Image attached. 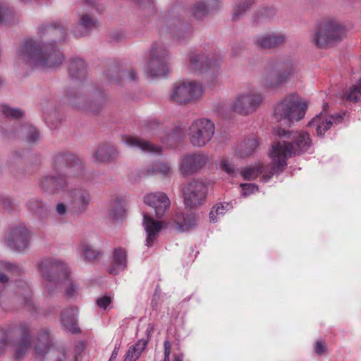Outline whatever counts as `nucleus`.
Here are the masks:
<instances>
[{
    "label": "nucleus",
    "mask_w": 361,
    "mask_h": 361,
    "mask_svg": "<svg viewBox=\"0 0 361 361\" xmlns=\"http://www.w3.org/2000/svg\"><path fill=\"white\" fill-rule=\"evenodd\" d=\"M68 74L75 82H79L76 87H68L65 92L67 103L71 106L93 113L103 107L105 100L102 94H92L93 87L85 83L87 77V65L81 58L69 61Z\"/></svg>",
    "instance_id": "obj_1"
},
{
    "label": "nucleus",
    "mask_w": 361,
    "mask_h": 361,
    "mask_svg": "<svg viewBox=\"0 0 361 361\" xmlns=\"http://www.w3.org/2000/svg\"><path fill=\"white\" fill-rule=\"evenodd\" d=\"M275 134L279 140L273 142L269 156L272 159V174H280L287 166V159L306 152L312 145V140L307 133L281 128L275 129Z\"/></svg>",
    "instance_id": "obj_2"
},
{
    "label": "nucleus",
    "mask_w": 361,
    "mask_h": 361,
    "mask_svg": "<svg viewBox=\"0 0 361 361\" xmlns=\"http://www.w3.org/2000/svg\"><path fill=\"white\" fill-rule=\"evenodd\" d=\"M63 55L55 44L26 39L20 44L16 62L32 69H52L59 67Z\"/></svg>",
    "instance_id": "obj_3"
},
{
    "label": "nucleus",
    "mask_w": 361,
    "mask_h": 361,
    "mask_svg": "<svg viewBox=\"0 0 361 361\" xmlns=\"http://www.w3.org/2000/svg\"><path fill=\"white\" fill-rule=\"evenodd\" d=\"M19 276L23 274L22 267L16 263L0 261V303L7 299L14 298L21 305H30L32 300V290L27 282L24 281H11L10 276Z\"/></svg>",
    "instance_id": "obj_4"
},
{
    "label": "nucleus",
    "mask_w": 361,
    "mask_h": 361,
    "mask_svg": "<svg viewBox=\"0 0 361 361\" xmlns=\"http://www.w3.org/2000/svg\"><path fill=\"white\" fill-rule=\"evenodd\" d=\"M142 224L147 233L146 245L151 247L157 240L159 233L164 226H171L180 232H185L193 228L196 225V216L193 213L187 214L177 213L171 221L164 223L155 220L151 212L142 213Z\"/></svg>",
    "instance_id": "obj_5"
},
{
    "label": "nucleus",
    "mask_w": 361,
    "mask_h": 361,
    "mask_svg": "<svg viewBox=\"0 0 361 361\" xmlns=\"http://www.w3.org/2000/svg\"><path fill=\"white\" fill-rule=\"evenodd\" d=\"M297 71V63L292 59L275 61L270 64L262 77L261 83L266 89H277L285 84Z\"/></svg>",
    "instance_id": "obj_6"
},
{
    "label": "nucleus",
    "mask_w": 361,
    "mask_h": 361,
    "mask_svg": "<svg viewBox=\"0 0 361 361\" xmlns=\"http://www.w3.org/2000/svg\"><path fill=\"white\" fill-rule=\"evenodd\" d=\"M51 168L55 173L67 178L69 182L72 180H83L85 174L82 161L68 152L56 153L52 157Z\"/></svg>",
    "instance_id": "obj_7"
},
{
    "label": "nucleus",
    "mask_w": 361,
    "mask_h": 361,
    "mask_svg": "<svg viewBox=\"0 0 361 361\" xmlns=\"http://www.w3.org/2000/svg\"><path fill=\"white\" fill-rule=\"evenodd\" d=\"M38 268L49 293H51V286L56 288L61 286L62 281L66 279L69 274L67 264L55 257L42 259L38 263Z\"/></svg>",
    "instance_id": "obj_8"
},
{
    "label": "nucleus",
    "mask_w": 361,
    "mask_h": 361,
    "mask_svg": "<svg viewBox=\"0 0 361 361\" xmlns=\"http://www.w3.org/2000/svg\"><path fill=\"white\" fill-rule=\"evenodd\" d=\"M184 10L180 5L174 6L168 13V16L161 25L160 32L169 33L173 38L178 41H185L192 36L191 27L181 21Z\"/></svg>",
    "instance_id": "obj_9"
},
{
    "label": "nucleus",
    "mask_w": 361,
    "mask_h": 361,
    "mask_svg": "<svg viewBox=\"0 0 361 361\" xmlns=\"http://www.w3.org/2000/svg\"><path fill=\"white\" fill-rule=\"evenodd\" d=\"M203 85L197 81H184L174 84L169 92V99L171 102L185 105L199 100L204 94Z\"/></svg>",
    "instance_id": "obj_10"
},
{
    "label": "nucleus",
    "mask_w": 361,
    "mask_h": 361,
    "mask_svg": "<svg viewBox=\"0 0 361 361\" xmlns=\"http://www.w3.org/2000/svg\"><path fill=\"white\" fill-rule=\"evenodd\" d=\"M306 108V104L300 102L298 94H290L276 104L274 117L278 121L283 120L289 124L302 119Z\"/></svg>",
    "instance_id": "obj_11"
},
{
    "label": "nucleus",
    "mask_w": 361,
    "mask_h": 361,
    "mask_svg": "<svg viewBox=\"0 0 361 361\" xmlns=\"http://www.w3.org/2000/svg\"><path fill=\"white\" fill-rule=\"evenodd\" d=\"M343 27L334 20L319 24L311 35L313 44L319 48H326L341 40Z\"/></svg>",
    "instance_id": "obj_12"
},
{
    "label": "nucleus",
    "mask_w": 361,
    "mask_h": 361,
    "mask_svg": "<svg viewBox=\"0 0 361 361\" xmlns=\"http://www.w3.org/2000/svg\"><path fill=\"white\" fill-rule=\"evenodd\" d=\"M215 128V124L211 119L200 118L194 120L188 130L190 143L195 147L206 146L213 139Z\"/></svg>",
    "instance_id": "obj_13"
},
{
    "label": "nucleus",
    "mask_w": 361,
    "mask_h": 361,
    "mask_svg": "<svg viewBox=\"0 0 361 361\" xmlns=\"http://www.w3.org/2000/svg\"><path fill=\"white\" fill-rule=\"evenodd\" d=\"M169 51L161 42L152 44L147 62L148 72L152 77H164L169 73Z\"/></svg>",
    "instance_id": "obj_14"
},
{
    "label": "nucleus",
    "mask_w": 361,
    "mask_h": 361,
    "mask_svg": "<svg viewBox=\"0 0 361 361\" xmlns=\"http://www.w3.org/2000/svg\"><path fill=\"white\" fill-rule=\"evenodd\" d=\"M32 238V232L23 223L11 225L6 239V246L11 250L25 253L29 248Z\"/></svg>",
    "instance_id": "obj_15"
},
{
    "label": "nucleus",
    "mask_w": 361,
    "mask_h": 361,
    "mask_svg": "<svg viewBox=\"0 0 361 361\" xmlns=\"http://www.w3.org/2000/svg\"><path fill=\"white\" fill-rule=\"evenodd\" d=\"M263 102L262 94L256 89H249L238 94L231 102V108L238 114L254 113Z\"/></svg>",
    "instance_id": "obj_16"
},
{
    "label": "nucleus",
    "mask_w": 361,
    "mask_h": 361,
    "mask_svg": "<svg viewBox=\"0 0 361 361\" xmlns=\"http://www.w3.org/2000/svg\"><path fill=\"white\" fill-rule=\"evenodd\" d=\"M207 192L208 183L200 178L190 180L183 185L182 189L184 203L190 208H195L203 204Z\"/></svg>",
    "instance_id": "obj_17"
},
{
    "label": "nucleus",
    "mask_w": 361,
    "mask_h": 361,
    "mask_svg": "<svg viewBox=\"0 0 361 361\" xmlns=\"http://www.w3.org/2000/svg\"><path fill=\"white\" fill-rule=\"evenodd\" d=\"M180 133L181 129L179 127L169 130L155 118L145 121L142 127V134L144 136L158 137L163 143L169 145L173 144Z\"/></svg>",
    "instance_id": "obj_18"
},
{
    "label": "nucleus",
    "mask_w": 361,
    "mask_h": 361,
    "mask_svg": "<svg viewBox=\"0 0 361 361\" xmlns=\"http://www.w3.org/2000/svg\"><path fill=\"white\" fill-rule=\"evenodd\" d=\"M85 6L84 8L78 13L77 24L75 28L77 30L75 32L76 37H84L89 35L93 30L99 27V21L97 18L93 15L92 11L94 9L98 10L97 4L94 6L88 4L85 1ZM97 3V1H95Z\"/></svg>",
    "instance_id": "obj_19"
},
{
    "label": "nucleus",
    "mask_w": 361,
    "mask_h": 361,
    "mask_svg": "<svg viewBox=\"0 0 361 361\" xmlns=\"http://www.w3.org/2000/svg\"><path fill=\"white\" fill-rule=\"evenodd\" d=\"M209 161L203 153H192L183 156L179 161L178 169L183 176H190L200 171Z\"/></svg>",
    "instance_id": "obj_20"
},
{
    "label": "nucleus",
    "mask_w": 361,
    "mask_h": 361,
    "mask_svg": "<svg viewBox=\"0 0 361 361\" xmlns=\"http://www.w3.org/2000/svg\"><path fill=\"white\" fill-rule=\"evenodd\" d=\"M37 35L41 43L54 44L65 40L66 34L63 27L59 22L42 24L39 26Z\"/></svg>",
    "instance_id": "obj_21"
},
{
    "label": "nucleus",
    "mask_w": 361,
    "mask_h": 361,
    "mask_svg": "<svg viewBox=\"0 0 361 361\" xmlns=\"http://www.w3.org/2000/svg\"><path fill=\"white\" fill-rule=\"evenodd\" d=\"M29 325L25 322H20L16 324L9 326V332H16L15 336H20V340L16 344V350L14 356L18 360L23 359L27 351L30 344V338L29 336Z\"/></svg>",
    "instance_id": "obj_22"
},
{
    "label": "nucleus",
    "mask_w": 361,
    "mask_h": 361,
    "mask_svg": "<svg viewBox=\"0 0 361 361\" xmlns=\"http://www.w3.org/2000/svg\"><path fill=\"white\" fill-rule=\"evenodd\" d=\"M72 209L76 214L85 213L92 201L90 190L84 186L75 187L68 192Z\"/></svg>",
    "instance_id": "obj_23"
},
{
    "label": "nucleus",
    "mask_w": 361,
    "mask_h": 361,
    "mask_svg": "<svg viewBox=\"0 0 361 361\" xmlns=\"http://www.w3.org/2000/svg\"><path fill=\"white\" fill-rule=\"evenodd\" d=\"M145 203L148 205L154 213L157 219L162 218L166 210L169 208L171 201L166 193L162 192H152L144 197Z\"/></svg>",
    "instance_id": "obj_24"
},
{
    "label": "nucleus",
    "mask_w": 361,
    "mask_h": 361,
    "mask_svg": "<svg viewBox=\"0 0 361 361\" xmlns=\"http://www.w3.org/2000/svg\"><path fill=\"white\" fill-rule=\"evenodd\" d=\"M220 66L219 60L204 53H193L190 56L189 69L192 72H204Z\"/></svg>",
    "instance_id": "obj_25"
},
{
    "label": "nucleus",
    "mask_w": 361,
    "mask_h": 361,
    "mask_svg": "<svg viewBox=\"0 0 361 361\" xmlns=\"http://www.w3.org/2000/svg\"><path fill=\"white\" fill-rule=\"evenodd\" d=\"M286 40V35L282 32H273L255 36L253 44L258 48L271 49L282 45Z\"/></svg>",
    "instance_id": "obj_26"
},
{
    "label": "nucleus",
    "mask_w": 361,
    "mask_h": 361,
    "mask_svg": "<svg viewBox=\"0 0 361 361\" xmlns=\"http://www.w3.org/2000/svg\"><path fill=\"white\" fill-rule=\"evenodd\" d=\"M69 183L67 178L56 173L55 175H45L39 179L41 189L49 194L66 190Z\"/></svg>",
    "instance_id": "obj_27"
},
{
    "label": "nucleus",
    "mask_w": 361,
    "mask_h": 361,
    "mask_svg": "<svg viewBox=\"0 0 361 361\" xmlns=\"http://www.w3.org/2000/svg\"><path fill=\"white\" fill-rule=\"evenodd\" d=\"M343 121V116L341 114L334 115H325L320 114L316 116L310 123L309 126L315 128L317 135L322 136L333 124H338Z\"/></svg>",
    "instance_id": "obj_28"
},
{
    "label": "nucleus",
    "mask_w": 361,
    "mask_h": 361,
    "mask_svg": "<svg viewBox=\"0 0 361 361\" xmlns=\"http://www.w3.org/2000/svg\"><path fill=\"white\" fill-rule=\"evenodd\" d=\"M239 173L247 180H254L259 175H262V180L264 182H267L274 175L272 174V161L269 166L258 164L243 168Z\"/></svg>",
    "instance_id": "obj_29"
},
{
    "label": "nucleus",
    "mask_w": 361,
    "mask_h": 361,
    "mask_svg": "<svg viewBox=\"0 0 361 361\" xmlns=\"http://www.w3.org/2000/svg\"><path fill=\"white\" fill-rule=\"evenodd\" d=\"M221 5L220 0H201L195 1L190 7L192 16L197 20L206 18L213 11H216Z\"/></svg>",
    "instance_id": "obj_30"
},
{
    "label": "nucleus",
    "mask_w": 361,
    "mask_h": 361,
    "mask_svg": "<svg viewBox=\"0 0 361 361\" xmlns=\"http://www.w3.org/2000/svg\"><path fill=\"white\" fill-rule=\"evenodd\" d=\"M119 154L116 147L110 143H102L95 150L92 159L96 163H109L116 160Z\"/></svg>",
    "instance_id": "obj_31"
},
{
    "label": "nucleus",
    "mask_w": 361,
    "mask_h": 361,
    "mask_svg": "<svg viewBox=\"0 0 361 361\" xmlns=\"http://www.w3.org/2000/svg\"><path fill=\"white\" fill-rule=\"evenodd\" d=\"M124 142L130 147L139 149L143 152L159 154L161 150L160 147L137 137L128 136L124 139Z\"/></svg>",
    "instance_id": "obj_32"
},
{
    "label": "nucleus",
    "mask_w": 361,
    "mask_h": 361,
    "mask_svg": "<svg viewBox=\"0 0 361 361\" xmlns=\"http://www.w3.org/2000/svg\"><path fill=\"white\" fill-rule=\"evenodd\" d=\"M77 314L78 310L75 307L66 309L61 312V323L66 331L73 334L78 332Z\"/></svg>",
    "instance_id": "obj_33"
},
{
    "label": "nucleus",
    "mask_w": 361,
    "mask_h": 361,
    "mask_svg": "<svg viewBox=\"0 0 361 361\" xmlns=\"http://www.w3.org/2000/svg\"><path fill=\"white\" fill-rule=\"evenodd\" d=\"M78 251L84 259L89 262L97 260L103 255V252L100 249L94 247L92 242L87 240L81 241Z\"/></svg>",
    "instance_id": "obj_34"
},
{
    "label": "nucleus",
    "mask_w": 361,
    "mask_h": 361,
    "mask_svg": "<svg viewBox=\"0 0 361 361\" xmlns=\"http://www.w3.org/2000/svg\"><path fill=\"white\" fill-rule=\"evenodd\" d=\"M126 266V252L121 248L114 250L113 259L111 262V267L109 272L111 274L116 275L121 271L123 270Z\"/></svg>",
    "instance_id": "obj_35"
},
{
    "label": "nucleus",
    "mask_w": 361,
    "mask_h": 361,
    "mask_svg": "<svg viewBox=\"0 0 361 361\" xmlns=\"http://www.w3.org/2000/svg\"><path fill=\"white\" fill-rule=\"evenodd\" d=\"M258 146L257 140L255 137H251L242 141L237 145L235 152L240 158H245L252 154Z\"/></svg>",
    "instance_id": "obj_36"
},
{
    "label": "nucleus",
    "mask_w": 361,
    "mask_h": 361,
    "mask_svg": "<svg viewBox=\"0 0 361 361\" xmlns=\"http://www.w3.org/2000/svg\"><path fill=\"white\" fill-rule=\"evenodd\" d=\"M50 348V338L47 330H42L37 337V343L35 345L36 353L40 355L46 354Z\"/></svg>",
    "instance_id": "obj_37"
},
{
    "label": "nucleus",
    "mask_w": 361,
    "mask_h": 361,
    "mask_svg": "<svg viewBox=\"0 0 361 361\" xmlns=\"http://www.w3.org/2000/svg\"><path fill=\"white\" fill-rule=\"evenodd\" d=\"M147 343V341L145 339L138 340L135 345L129 348L124 361H136L146 348Z\"/></svg>",
    "instance_id": "obj_38"
},
{
    "label": "nucleus",
    "mask_w": 361,
    "mask_h": 361,
    "mask_svg": "<svg viewBox=\"0 0 361 361\" xmlns=\"http://www.w3.org/2000/svg\"><path fill=\"white\" fill-rule=\"evenodd\" d=\"M18 21L16 15L0 2V26H11Z\"/></svg>",
    "instance_id": "obj_39"
},
{
    "label": "nucleus",
    "mask_w": 361,
    "mask_h": 361,
    "mask_svg": "<svg viewBox=\"0 0 361 361\" xmlns=\"http://www.w3.org/2000/svg\"><path fill=\"white\" fill-rule=\"evenodd\" d=\"M0 114L6 118L18 119L23 117L25 112L18 107H12L6 104H0Z\"/></svg>",
    "instance_id": "obj_40"
},
{
    "label": "nucleus",
    "mask_w": 361,
    "mask_h": 361,
    "mask_svg": "<svg viewBox=\"0 0 361 361\" xmlns=\"http://www.w3.org/2000/svg\"><path fill=\"white\" fill-rule=\"evenodd\" d=\"M145 173L147 176L160 174L163 176H168L171 174V168L166 163L154 162L147 168Z\"/></svg>",
    "instance_id": "obj_41"
},
{
    "label": "nucleus",
    "mask_w": 361,
    "mask_h": 361,
    "mask_svg": "<svg viewBox=\"0 0 361 361\" xmlns=\"http://www.w3.org/2000/svg\"><path fill=\"white\" fill-rule=\"evenodd\" d=\"M253 0H237L233 8L232 20H239L253 4Z\"/></svg>",
    "instance_id": "obj_42"
},
{
    "label": "nucleus",
    "mask_w": 361,
    "mask_h": 361,
    "mask_svg": "<svg viewBox=\"0 0 361 361\" xmlns=\"http://www.w3.org/2000/svg\"><path fill=\"white\" fill-rule=\"evenodd\" d=\"M343 97L350 102H361V78L343 92Z\"/></svg>",
    "instance_id": "obj_43"
},
{
    "label": "nucleus",
    "mask_w": 361,
    "mask_h": 361,
    "mask_svg": "<svg viewBox=\"0 0 361 361\" xmlns=\"http://www.w3.org/2000/svg\"><path fill=\"white\" fill-rule=\"evenodd\" d=\"M20 131L25 136V140L28 143H35L39 139L38 130L31 125L25 124L22 126Z\"/></svg>",
    "instance_id": "obj_44"
},
{
    "label": "nucleus",
    "mask_w": 361,
    "mask_h": 361,
    "mask_svg": "<svg viewBox=\"0 0 361 361\" xmlns=\"http://www.w3.org/2000/svg\"><path fill=\"white\" fill-rule=\"evenodd\" d=\"M231 209L228 203H219L214 205L209 213V219L212 222H216L219 216L226 214Z\"/></svg>",
    "instance_id": "obj_45"
},
{
    "label": "nucleus",
    "mask_w": 361,
    "mask_h": 361,
    "mask_svg": "<svg viewBox=\"0 0 361 361\" xmlns=\"http://www.w3.org/2000/svg\"><path fill=\"white\" fill-rule=\"evenodd\" d=\"M16 331L9 332V326L0 339V356L6 353L13 345V343L9 340L10 337L15 336Z\"/></svg>",
    "instance_id": "obj_46"
},
{
    "label": "nucleus",
    "mask_w": 361,
    "mask_h": 361,
    "mask_svg": "<svg viewBox=\"0 0 361 361\" xmlns=\"http://www.w3.org/2000/svg\"><path fill=\"white\" fill-rule=\"evenodd\" d=\"M125 208L123 204L120 200H116L111 205L109 212V215L115 219H122L125 215Z\"/></svg>",
    "instance_id": "obj_47"
},
{
    "label": "nucleus",
    "mask_w": 361,
    "mask_h": 361,
    "mask_svg": "<svg viewBox=\"0 0 361 361\" xmlns=\"http://www.w3.org/2000/svg\"><path fill=\"white\" fill-rule=\"evenodd\" d=\"M276 10L274 8H264L258 11L256 16V21L259 23L262 20H270L276 16Z\"/></svg>",
    "instance_id": "obj_48"
},
{
    "label": "nucleus",
    "mask_w": 361,
    "mask_h": 361,
    "mask_svg": "<svg viewBox=\"0 0 361 361\" xmlns=\"http://www.w3.org/2000/svg\"><path fill=\"white\" fill-rule=\"evenodd\" d=\"M66 283L67 284V288L66 290V294L68 297H73L75 296L79 290L78 286L74 283L72 279H71L70 274H68V276L66 279L62 281V284Z\"/></svg>",
    "instance_id": "obj_49"
},
{
    "label": "nucleus",
    "mask_w": 361,
    "mask_h": 361,
    "mask_svg": "<svg viewBox=\"0 0 361 361\" xmlns=\"http://www.w3.org/2000/svg\"><path fill=\"white\" fill-rule=\"evenodd\" d=\"M107 79L111 82L117 83L120 81L121 73L120 70L116 66L110 67L105 73Z\"/></svg>",
    "instance_id": "obj_50"
},
{
    "label": "nucleus",
    "mask_w": 361,
    "mask_h": 361,
    "mask_svg": "<svg viewBox=\"0 0 361 361\" xmlns=\"http://www.w3.org/2000/svg\"><path fill=\"white\" fill-rule=\"evenodd\" d=\"M27 207L30 211L39 213L44 209V204L41 200L34 197L27 202Z\"/></svg>",
    "instance_id": "obj_51"
},
{
    "label": "nucleus",
    "mask_w": 361,
    "mask_h": 361,
    "mask_svg": "<svg viewBox=\"0 0 361 361\" xmlns=\"http://www.w3.org/2000/svg\"><path fill=\"white\" fill-rule=\"evenodd\" d=\"M0 202L2 207L8 212H11L18 206L17 202L8 196L0 195Z\"/></svg>",
    "instance_id": "obj_52"
},
{
    "label": "nucleus",
    "mask_w": 361,
    "mask_h": 361,
    "mask_svg": "<svg viewBox=\"0 0 361 361\" xmlns=\"http://www.w3.org/2000/svg\"><path fill=\"white\" fill-rule=\"evenodd\" d=\"M219 166L222 171L226 172L231 176H235L238 171L234 166L228 160L225 159L221 160Z\"/></svg>",
    "instance_id": "obj_53"
},
{
    "label": "nucleus",
    "mask_w": 361,
    "mask_h": 361,
    "mask_svg": "<svg viewBox=\"0 0 361 361\" xmlns=\"http://www.w3.org/2000/svg\"><path fill=\"white\" fill-rule=\"evenodd\" d=\"M43 115L45 122L50 128H55L56 126V123L52 121V117L55 118L57 116L56 111L54 109L49 112L48 106L43 107Z\"/></svg>",
    "instance_id": "obj_54"
},
{
    "label": "nucleus",
    "mask_w": 361,
    "mask_h": 361,
    "mask_svg": "<svg viewBox=\"0 0 361 361\" xmlns=\"http://www.w3.org/2000/svg\"><path fill=\"white\" fill-rule=\"evenodd\" d=\"M244 197L248 196L258 190V186L254 183H242L240 185Z\"/></svg>",
    "instance_id": "obj_55"
},
{
    "label": "nucleus",
    "mask_w": 361,
    "mask_h": 361,
    "mask_svg": "<svg viewBox=\"0 0 361 361\" xmlns=\"http://www.w3.org/2000/svg\"><path fill=\"white\" fill-rule=\"evenodd\" d=\"M314 350L319 356L324 355L327 352V345L325 341L322 340L317 341L314 344Z\"/></svg>",
    "instance_id": "obj_56"
},
{
    "label": "nucleus",
    "mask_w": 361,
    "mask_h": 361,
    "mask_svg": "<svg viewBox=\"0 0 361 361\" xmlns=\"http://www.w3.org/2000/svg\"><path fill=\"white\" fill-rule=\"evenodd\" d=\"M97 305L99 307L106 310V307L111 303V298L109 295H104L97 299Z\"/></svg>",
    "instance_id": "obj_57"
},
{
    "label": "nucleus",
    "mask_w": 361,
    "mask_h": 361,
    "mask_svg": "<svg viewBox=\"0 0 361 361\" xmlns=\"http://www.w3.org/2000/svg\"><path fill=\"white\" fill-rule=\"evenodd\" d=\"M164 361H169L171 354V343L169 341H165L164 343Z\"/></svg>",
    "instance_id": "obj_58"
},
{
    "label": "nucleus",
    "mask_w": 361,
    "mask_h": 361,
    "mask_svg": "<svg viewBox=\"0 0 361 361\" xmlns=\"http://www.w3.org/2000/svg\"><path fill=\"white\" fill-rule=\"evenodd\" d=\"M244 49V46L241 43H234L231 47L232 55L236 56Z\"/></svg>",
    "instance_id": "obj_59"
},
{
    "label": "nucleus",
    "mask_w": 361,
    "mask_h": 361,
    "mask_svg": "<svg viewBox=\"0 0 361 361\" xmlns=\"http://www.w3.org/2000/svg\"><path fill=\"white\" fill-rule=\"evenodd\" d=\"M123 76L127 77L130 81H135L137 80V73L133 69L123 73Z\"/></svg>",
    "instance_id": "obj_60"
},
{
    "label": "nucleus",
    "mask_w": 361,
    "mask_h": 361,
    "mask_svg": "<svg viewBox=\"0 0 361 361\" xmlns=\"http://www.w3.org/2000/svg\"><path fill=\"white\" fill-rule=\"evenodd\" d=\"M56 211L58 214L64 215L67 212V209H66V205L63 203L60 202L56 204Z\"/></svg>",
    "instance_id": "obj_61"
},
{
    "label": "nucleus",
    "mask_w": 361,
    "mask_h": 361,
    "mask_svg": "<svg viewBox=\"0 0 361 361\" xmlns=\"http://www.w3.org/2000/svg\"><path fill=\"white\" fill-rule=\"evenodd\" d=\"M140 6L153 7L154 0H137Z\"/></svg>",
    "instance_id": "obj_62"
},
{
    "label": "nucleus",
    "mask_w": 361,
    "mask_h": 361,
    "mask_svg": "<svg viewBox=\"0 0 361 361\" xmlns=\"http://www.w3.org/2000/svg\"><path fill=\"white\" fill-rule=\"evenodd\" d=\"M124 36V33L121 31L115 32L111 35L112 38L116 41L123 39Z\"/></svg>",
    "instance_id": "obj_63"
},
{
    "label": "nucleus",
    "mask_w": 361,
    "mask_h": 361,
    "mask_svg": "<svg viewBox=\"0 0 361 361\" xmlns=\"http://www.w3.org/2000/svg\"><path fill=\"white\" fill-rule=\"evenodd\" d=\"M118 355V350L114 349L111 353V355L109 358V361H114Z\"/></svg>",
    "instance_id": "obj_64"
}]
</instances>
